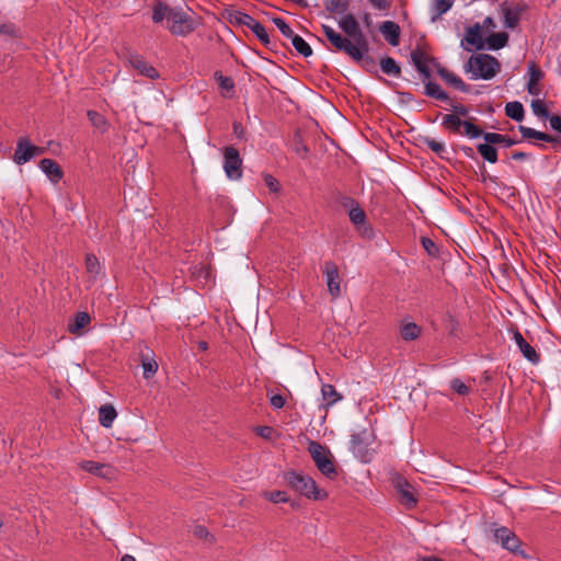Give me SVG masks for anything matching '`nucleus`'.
Listing matches in <instances>:
<instances>
[{"mask_svg": "<svg viewBox=\"0 0 561 561\" xmlns=\"http://www.w3.org/2000/svg\"><path fill=\"white\" fill-rule=\"evenodd\" d=\"M339 26L350 38L342 36L329 25H322V30L331 45L348 55L352 59L363 58V55L368 53V42L355 16L353 14L344 15L340 20Z\"/></svg>", "mask_w": 561, "mask_h": 561, "instance_id": "f257e3e1", "label": "nucleus"}, {"mask_svg": "<svg viewBox=\"0 0 561 561\" xmlns=\"http://www.w3.org/2000/svg\"><path fill=\"white\" fill-rule=\"evenodd\" d=\"M500 69L501 65L497 59L485 54L471 56L466 65V71L471 72L472 79L490 80Z\"/></svg>", "mask_w": 561, "mask_h": 561, "instance_id": "f03ea898", "label": "nucleus"}, {"mask_svg": "<svg viewBox=\"0 0 561 561\" xmlns=\"http://www.w3.org/2000/svg\"><path fill=\"white\" fill-rule=\"evenodd\" d=\"M476 118L469 117L462 119L459 115H442V126L448 133L455 135H462L469 138H479L482 135V129L474 124Z\"/></svg>", "mask_w": 561, "mask_h": 561, "instance_id": "7ed1b4c3", "label": "nucleus"}, {"mask_svg": "<svg viewBox=\"0 0 561 561\" xmlns=\"http://www.w3.org/2000/svg\"><path fill=\"white\" fill-rule=\"evenodd\" d=\"M286 482L297 492L308 499L323 500L328 496L327 492L320 490L314 480L296 471L285 473Z\"/></svg>", "mask_w": 561, "mask_h": 561, "instance_id": "20e7f679", "label": "nucleus"}, {"mask_svg": "<svg viewBox=\"0 0 561 561\" xmlns=\"http://www.w3.org/2000/svg\"><path fill=\"white\" fill-rule=\"evenodd\" d=\"M308 451L310 453L312 460L322 474L330 479L336 477L337 472L333 463L331 453L328 448L317 442L311 440L308 446Z\"/></svg>", "mask_w": 561, "mask_h": 561, "instance_id": "39448f33", "label": "nucleus"}, {"mask_svg": "<svg viewBox=\"0 0 561 561\" xmlns=\"http://www.w3.org/2000/svg\"><path fill=\"white\" fill-rule=\"evenodd\" d=\"M373 434L367 430L354 433L351 437V450L362 462H370L374 456Z\"/></svg>", "mask_w": 561, "mask_h": 561, "instance_id": "423d86ee", "label": "nucleus"}, {"mask_svg": "<svg viewBox=\"0 0 561 561\" xmlns=\"http://www.w3.org/2000/svg\"><path fill=\"white\" fill-rule=\"evenodd\" d=\"M168 27L175 35L185 36L195 30L194 21L180 10H173L168 14Z\"/></svg>", "mask_w": 561, "mask_h": 561, "instance_id": "0eeeda50", "label": "nucleus"}, {"mask_svg": "<svg viewBox=\"0 0 561 561\" xmlns=\"http://www.w3.org/2000/svg\"><path fill=\"white\" fill-rule=\"evenodd\" d=\"M224 170L230 180L242 176V159L234 147H226L224 150Z\"/></svg>", "mask_w": 561, "mask_h": 561, "instance_id": "6e6552de", "label": "nucleus"}, {"mask_svg": "<svg viewBox=\"0 0 561 561\" xmlns=\"http://www.w3.org/2000/svg\"><path fill=\"white\" fill-rule=\"evenodd\" d=\"M44 152L45 149L43 147L32 145L27 138H20L13 154V161L19 165H22Z\"/></svg>", "mask_w": 561, "mask_h": 561, "instance_id": "1a4fd4ad", "label": "nucleus"}, {"mask_svg": "<svg viewBox=\"0 0 561 561\" xmlns=\"http://www.w3.org/2000/svg\"><path fill=\"white\" fill-rule=\"evenodd\" d=\"M345 207H350L348 217L350 220L357 227V229L360 231L363 236L370 237L373 233L371 228L367 227L366 224V214L365 211L359 207L358 203L355 202L353 198H345V202L343 203Z\"/></svg>", "mask_w": 561, "mask_h": 561, "instance_id": "9d476101", "label": "nucleus"}, {"mask_svg": "<svg viewBox=\"0 0 561 561\" xmlns=\"http://www.w3.org/2000/svg\"><path fill=\"white\" fill-rule=\"evenodd\" d=\"M323 274L325 276L330 295L333 298H337L341 295V278L337 265L332 261L325 262L323 266Z\"/></svg>", "mask_w": 561, "mask_h": 561, "instance_id": "9b49d317", "label": "nucleus"}, {"mask_svg": "<svg viewBox=\"0 0 561 561\" xmlns=\"http://www.w3.org/2000/svg\"><path fill=\"white\" fill-rule=\"evenodd\" d=\"M79 467L89 473L107 480L113 479L116 474L115 468L107 463L84 460L79 463Z\"/></svg>", "mask_w": 561, "mask_h": 561, "instance_id": "f8f14e48", "label": "nucleus"}, {"mask_svg": "<svg viewBox=\"0 0 561 561\" xmlns=\"http://www.w3.org/2000/svg\"><path fill=\"white\" fill-rule=\"evenodd\" d=\"M494 537L496 541H499L503 548L514 552L518 553V549L520 547V540L518 537L508 528L506 527H500L495 529Z\"/></svg>", "mask_w": 561, "mask_h": 561, "instance_id": "ddd939ff", "label": "nucleus"}, {"mask_svg": "<svg viewBox=\"0 0 561 561\" xmlns=\"http://www.w3.org/2000/svg\"><path fill=\"white\" fill-rule=\"evenodd\" d=\"M238 22L240 24L247 26L248 28H250L264 45L270 44V37H268V34H267L265 27L260 22H257L254 18H252L249 14L243 13L238 19Z\"/></svg>", "mask_w": 561, "mask_h": 561, "instance_id": "4468645a", "label": "nucleus"}, {"mask_svg": "<svg viewBox=\"0 0 561 561\" xmlns=\"http://www.w3.org/2000/svg\"><path fill=\"white\" fill-rule=\"evenodd\" d=\"M513 340L517 344L519 351L523 356L527 358L530 363L537 364L540 360L539 354L536 350L524 339L522 333L518 330L513 331Z\"/></svg>", "mask_w": 561, "mask_h": 561, "instance_id": "2eb2a0df", "label": "nucleus"}, {"mask_svg": "<svg viewBox=\"0 0 561 561\" xmlns=\"http://www.w3.org/2000/svg\"><path fill=\"white\" fill-rule=\"evenodd\" d=\"M128 61L130 66L138 70L140 75L146 76L150 79H157L159 77V72L151 65H149L140 55H130Z\"/></svg>", "mask_w": 561, "mask_h": 561, "instance_id": "dca6fc26", "label": "nucleus"}, {"mask_svg": "<svg viewBox=\"0 0 561 561\" xmlns=\"http://www.w3.org/2000/svg\"><path fill=\"white\" fill-rule=\"evenodd\" d=\"M528 72H529V81L527 84V91L531 95H539L540 94L539 82L543 78V72L534 61L529 62Z\"/></svg>", "mask_w": 561, "mask_h": 561, "instance_id": "f3484780", "label": "nucleus"}, {"mask_svg": "<svg viewBox=\"0 0 561 561\" xmlns=\"http://www.w3.org/2000/svg\"><path fill=\"white\" fill-rule=\"evenodd\" d=\"M379 30L391 46H398L400 41V26L392 21H385Z\"/></svg>", "mask_w": 561, "mask_h": 561, "instance_id": "a211bd4d", "label": "nucleus"}, {"mask_svg": "<svg viewBox=\"0 0 561 561\" xmlns=\"http://www.w3.org/2000/svg\"><path fill=\"white\" fill-rule=\"evenodd\" d=\"M39 168L54 183L59 182L62 178V170L53 159H42L39 162Z\"/></svg>", "mask_w": 561, "mask_h": 561, "instance_id": "6ab92c4d", "label": "nucleus"}, {"mask_svg": "<svg viewBox=\"0 0 561 561\" xmlns=\"http://www.w3.org/2000/svg\"><path fill=\"white\" fill-rule=\"evenodd\" d=\"M91 322V317L88 312H78L73 319L68 323V330L70 333L81 335L82 330Z\"/></svg>", "mask_w": 561, "mask_h": 561, "instance_id": "aec40b11", "label": "nucleus"}, {"mask_svg": "<svg viewBox=\"0 0 561 561\" xmlns=\"http://www.w3.org/2000/svg\"><path fill=\"white\" fill-rule=\"evenodd\" d=\"M411 58H412V61H413L416 70L420 72V75L424 79H430L431 71H430V68L427 66V61H432L433 59L428 58L427 56H425V54L423 51H421V50L413 51L411 54Z\"/></svg>", "mask_w": 561, "mask_h": 561, "instance_id": "412c9836", "label": "nucleus"}, {"mask_svg": "<svg viewBox=\"0 0 561 561\" xmlns=\"http://www.w3.org/2000/svg\"><path fill=\"white\" fill-rule=\"evenodd\" d=\"M437 72L442 79H444L448 84L453 85L457 90H459L461 92L469 91V87L454 72H451L443 67H439Z\"/></svg>", "mask_w": 561, "mask_h": 561, "instance_id": "4be33fe9", "label": "nucleus"}, {"mask_svg": "<svg viewBox=\"0 0 561 561\" xmlns=\"http://www.w3.org/2000/svg\"><path fill=\"white\" fill-rule=\"evenodd\" d=\"M467 43L477 49L483 48V42L481 37V26L479 24H476L473 26H470L466 31V35L463 41L461 42V45L463 46V43Z\"/></svg>", "mask_w": 561, "mask_h": 561, "instance_id": "5701e85b", "label": "nucleus"}, {"mask_svg": "<svg viewBox=\"0 0 561 561\" xmlns=\"http://www.w3.org/2000/svg\"><path fill=\"white\" fill-rule=\"evenodd\" d=\"M117 413L113 405L104 404L99 409V421L102 426L110 428L116 419Z\"/></svg>", "mask_w": 561, "mask_h": 561, "instance_id": "b1692460", "label": "nucleus"}, {"mask_svg": "<svg viewBox=\"0 0 561 561\" xmlns=\"http://www.w3.org/2000/svg\"><path fill=\"white\" fill-rule=\"evenodd\" d=\"M518 130L524 138H534V139H538V140H542V141H547V142H558V139L556 137L548 135L546 133H542V131L535 130L534 128H530V127L520 125L518 127Z\"/></svg>", "mask_w": 561, "mask_h": 561, "instance_id": "393cba45", "label": "nucleus"}, {"mask_svg": "<svg viewBox=\"0 0 561 561\" xmlns=\"http://www.w3.org/2000/svg\"><path fill=\"white\" fill-rule=\"evenodd\" d=\"M483 139L493 145H500L503 144L505 147H512L517 144V140L502 134L497 133H483L482 135Z\"/></svg>", "mask_w": 561, "mask_h": 561, "instance_id": "a878e982", "label": "nucleus"}, {"mask_svg": "<svg viewBox=\"0 0 561 561\" xmlns=\"http://www.w3.org/2000/svg\"><path fill=\"white\" fill-rule=\"evenodd\" d=\"M214 77L218 82L222 96L231 98L234 89V83L232 79L229 77H225L220 71H216Z\"/></svg>", "mask_w": 561, "mask_h": 561, "instance_id": "bb28decb", "label": "nucleus"}, {"mask_svg": "<svg viewBox=\"0 0 561 561\" xmlns=\"http://www.w3.org/2000/svg\"><path fill=\"white\" fill-rule=\"evenodd\" d=\"M421 327L414 322L403 323L400 328V335L403 341H414L421 335Z\"/></svg>", "mask_w": 561, "mask_h": 561, "instance_id": "cd10ccee", "label": "nucleus"}, {"mask_svg": "<svg viewBox=\"0 0 561 561\" xmlns=\"http://www.w3.org/2000/svg\"><path fill=\"white\" fill-rule=\"evenodd\" d=\"M505 114L507 117L516 122H522L524 119L525 114L524 106L518 101L508 102L505 105Z\"/></svg>", "mask_w": 561, "mask_h": 561, "instance_id": "c85d7f7f", "label": "nucleus"}, {"mask_svg": "<svg viewBox=\"0 0 561 561\" xmlns=\"http://www.w3.org/2000/svg\"><path fill=\"white\" fill-rule=\"evenodd\" d=\"M379 64L383 73L397 78L400 77L401 68L392 57H383Z\"/></svg>", "mask_w": 561, "mask_h": 561, "instance_id": "c756f323", "label": "nucleus"}, {"mask_svg": "<svg viewBox=\"0 0 561 561\" xmlns=\"http://www.w3.org/2000/svg\"><path fill=\"white\" fill-rule=\"evenodd\" d=\"M477 150L485 161L490 163H495L497 161V150L494 148L493 144H489L486 141L484 144H479L477 146Z\"/></svg>", "mask_w": 561, "mask_h": 561, "instance_id": "7c9ffc66", "label": "nucleus"}, {"mask_svg": "<svg viewBox=\"0 0 561 561\" xmlns=\"http://www.w3.org/2000/svg\"><path fill=\"white\" fill-rule=\"evenodd\" d=\"M432 1V10L435 14L432 16V21H436L443 14L450 10L455 0H431Z\"/></svg>", "mask_w": 561, "mask_h": 561, "instance_id": "2f4dec72", "label": "nucleus"}, {"mask_svg": "<svg viewBox=\"0 0 561 561\" xmlns=\"http://www.w3.org/2000/svg\"><path fill=\"white\" fill-rule=\"evenodd\" d=\"M89 121L91 124L99 129L101 133H105L108 128V122L104 115L100 114L96 111H88L87 113Z\"/></svg>", "mask_w": 561, "mask_h": 561, "instance_id": "473e14b6", "label": "nucleus"}, {"mask_svg": "<svg viewBox=\"0 0 561 561\" xmlns=\"http://www.w3.org/2000/svg\"><path fill=\"white\" fill-rule=\"evenodd\" d=\"M321 393L323 400L327 402V405H333L337 401L342 399V396L335 390L332 385H323L321 388Z\"/></svg>", "mask_w": 561, "mask_h": 561, "instance_id": "72a5a7b5", "label": "nucleus"}, {"mask_svg": "<svg viewBox=\"0 0 561 561\" xmlns=\"http://www.w3.org/2000/svg\"><path fill=\"white\" fill-rule=\"evenodd\" d=\"M290 41L291 45L298 54L302 55L304 57H309L312 55L310 45L301 36L296 34Z\"/></svg>", "mask_w": 561, "mask_h": 561, "instance_id": "f704fd0d", "label": "nucleus"}, {"mask_svg": "<svg viewBox=\"0 0 561 561\" xmlns=\"http://www.w3.org/2000/svg\"><path fill=\"white\" fill-rule=\"evenodd\" d=\"M508 41V35L505 32L494 33L486 39L488 45L491 49L503 48Z\"/></svg>", "mask_w": 561, "mask_h": 561, "instance_id": "c9c22d12", "label": "nucleus"}, {"mask_svg": "<svg viewBox=\"0 0 561 561\" xmlns=\"http://www.w3.org/2000/svg\"><path fill=\"white\" fill-rule=\"evenodd\" d=\"M85 268L88 274L93 278L101 273V264L94 254L85 255Z\"/></svg>", "mask_w": 561, "mask_h": 561, "instance_id": "e433bc0d", "label": "nucleus"}, {"mask_svg": "<svg viewBox=\"0 0 561 561\" xmlns=\"http://www.w3.org/2000/svg\"><path fill=\"white\" fill-rule=\"evenodd\" d=\"M141 366L145 379H150L158 370V363L152 357L142 356Z\"/></svg>", "mask_w": 561, "mask_h": 561, "instance_id": "4c0bfd02", "label": "nucleus"}, {"mask_svg": "<svg viewBox=\"0 0 561 561\" xmlns=\"http://www.w3.org/2000/svg\"><path fill=\"white\" fill-rule=\"evenodd\" d=\"M503 16H504V25L508 28H514L517 26L519 22V12L514 9L504 8L503 9Z\"/></svg>", "mask_w": 561, "mask_h": 561, "instance_id": "58836bf2", "label": "nucleus"}, {"mask_svg": "<svg viewBox=\"0 0 561 561\" xmlns=\"http://www.w3.org/2000/svg\"><path fill=\"white\" fill-rule=\"evenodd\" d=\"M425 93H426V95L435 98V99L440 100V101H447L448 100V94L446 92H444L440 89V87L437 83H435V82L428 81L426 83V85H425Z\"/></svg>", "mask_w": 561, "mask_h": 561, "instance_id": "ea45409f", "label": "nucleus"}, {"mask_svg": "<svg viewBox=\"0 0 561 561\" xmlns=\"http://www.w3.org/2000/svg\"><path fill=\"white\" fill-rule=\"evenodd\" d=\"M174 9H170L167 4H163L162 2H158L154 4L152 10V20L154 23H160L163 21V19L168 20L169 12L173 11Z\"/></svg>", "mask_w": 561, "mask_h": 561, "instance_id": "a19ab883", "label": "nucleus"}, {"mask_svg": "<svg viewBox=\"0 0 561 561\" xmlns=\"http://www.w3.org/2000/svg\"><path fill=\"white\" fill-rule=\"evenodd\" d=\"M531 108L536 116H538L540 118H545V119L549 117V112H548L547 106L542 100H540V99L533 100Z\"/></svg>", "mask_w": 561, "mask_h": 561, "instance_id": "79ce46f5", "label": "nucleus"}, {"mask_svg": "<svg viewBox=\"0 0 561 561\" xmlns=\"http://www.w3.org/2000/svg\"><path fill=\"white\" fill-rule=\"evenodd\" d=\"M263 496L273 502V503H286L289 501L286 492L284 491H272V492H268V491H265L263 492Z\"/></svg>", "mask_w": 561, "mask_h": 561, "instance_id": "37998d69", "label": "nucleus"}, {"mask_svg": "<svg viewBox=\"0 0 561 561\" xmlns=\"http://www.w3.org/2000/svg\"><path fill=\"white\" fill-rule=\"evenodd\" d=\"M328 11L332 13H344L348 9L347 0H330L327 3Z\"/></svg>", "mask_w": 561, "mask_h": 561, "instance_id": "c03bdc74", "label": "nucleus"}, {"mask_svg": "<svg viewBox=\"0 0 561 561\" xmlns=\"http://www.w3.org/2000/svg\"><path fill=\"white\" fill-rule=\"evenodd\" d=\"M273 23L276 25V27L280 31V33L291 39L296 34L293 32L290 26L285 22V20L280 18H274Z\"/></svg>", "mask_w": 561, "mask_h": 561, "instance_id": "a18cd8bd", "label": "nucleus"}, {"mask_svg": "<svg viewBox=\"0 0 561 561\" xmlns=\"http://www.w3.org/2000/svg\"><path fill=\"white\" fill-rule=\"evenodd\" d=\"M424 144L428 149H431L433 152H435L438 156H443V153L446 152L445 145L443 142H439L433 138H424Z\"/></svg>", "mask_w": 561, "mask_h": 561, "instance_id": "49530a36", "label": "nucleus"}, {"mask_svg": "<svg viewBox=\"0 0 561 561\" xmlns=\"http://www.w3.org/2000/svg\"><path fill=\"white\" fill-rule=\"evenodd\" d=\"M193 534H194L195 537H197L199 539L209 540L210 542L215 541L214 536L207 530L206 527H204L202 525H196L193 528Z\"/></svg>", "mask_w": 561, "mask_h": 561, "instance_id": "de8ad7c7", "label": "nucleus"}, {"mask_svg": "<svg viewBox=\"0 0 561 561\" xmlns=\"http://www.w3.org/2000/svg\"><path fill=\"white\" fill-rule=\"evenodd\" d=\"M450 387L453 388V390H455L458 394L461 396H466L470 391V387L458 378H455L450 381Z\"/></svg>", "mask_w": 561, "mask_h": 561, "instance_id": "09e8293b", "label": "nucleus"}, {"mask_svg": "<svg viewBox=\"0 0 561 561\" xmlns=\"http://www.w3.org/2000/svg\"><path fill=\"white\" fill-rule=\"evenodd\" d=\"M0 34L10 36V37H18L19 36V30L13 23L4 22L0 23Z\"/></svg>", "mask_w": 561, "mask_h": 561, "instance_id": "8fccbe9b", "label": "nucleus"}, {"mask_svg": "<svg viewBox=\"0 0 561 561\" xmlns=\"http://www.w3.org/2000/svg\"><path fill=\"white\" fill-rule=\"evenodd\" d=\"M421 243H422L423 248L425 249V251L430 255L435 256L437 254L438 249H437L435 242L432 239H430L427 237H422Z\"/></svg>", "mask_w": 561, "mask_h": 561, "instance_id": "3c124183", "label": "nucleus"}, {"mask_svg": "<svg viewBox=\"0 0 561 561\" xmlns=\"http://www.w3.org/2000/svg\"><path fill=\"white\" fill-rule=\"evenodd\" d=\"M264 182H265L266 186L268 187V190L273 193H277L280 188L279 182L271 174L264 175Z\"/></svg>", "mask_w": 561, "mask_h": 561, "instance_id": "603ef678", "label": "nucleus"}, {"mask_svg": "<svg viewBox=\"0 0 561 561\" xmlns=\"http://www.w3.org/2000/svg\"><path fill=\"white\" fill-rule=\"evenodd\" d=\"M450 115H459V117L460 118L463 117V119H467L470 117L469 110L462 104L454 105L453 113Z\"/></svg>", "mask_w": 561, "mask_h": 561, "instance_id": "864d4df0", "label": "nucleus"}, {"mask_svg": "<svg viewBox=\"0 0 561 561\" xmlns=\"http://www.w3.org/2000/svg\"><path fill=\"white\" fill-rule=\"evenodd\" d=\"M270 403L274 409H282L286 403V399L282 394H273L270 398Z\"/></svg>", "mask_w": 561, "mask_h": 561, "instance_id": "5fc2aeb1", "label": "nucleus"}, {"mask_svg": "<svg viewBox=\"0 0 561 561\" xmlns=\"http://www.w3.org/2000/svg\"><path fill=\"white\" fill-rule=\"evenodd\" d=\"M255 432L259 436L266 439H271L274 434V430L271 426H259L255 428Z\"/></svg>", "mask_w": 561, "mask_h": 561, "instance_id": "6e6d98bb", "label": "nucleus"}, {"mask_svg": "<svg viewBox=\"0 0 561 561\" xmlns=\"http://www.w3.org/2000/svg\"><path fill=\"white\" fill-rule=\"evenodd\" d=\"M548 118H549L550 127L553 130H556L559 134H561V116H559V115H551Z\"/></svg>", "mask_w": 561, "mask_h": 561, "instance_id": "4d7b16f0", "label": "nucleus"}, {"mask_svg": "<svg viewBox=\"0 0 561 561\" xmlns=\"http://www.w3.org/2000/svg\"><path fill=\"white\" fill-rule=\"evenodd\" d=\"M400 492H401L402 499L407 502V504H409V505L416 504V499L414 497V495L412 494L411 491H409L408 489H401Z\"/></svg>", "mask_w": 561, "mask_h": 561, "instance_id": "13d9d810", "label": "nucleus"}, {"mask_svg": "<svg viewBox=\"0 0 561 561\" xmlns=\"http://www.w3.org/2000/svg\"><path fill=\"white\" fill-rule=\"evenodd\" d=\"M355 61H358V62H362L363 66L367 69H370V68H374L375 67V60L367 55V53L365 55H363V58L360 59H354Z\"/></svg>", "mask_w": 561, "mask_h": 561, "instance_id": "bf43d9fd", "label": "nucleus"}, {"mask_svg": "<svg viewBox=\"0 0 561 561\" xmlns=\"http://www.w3.org/2000/svg\"><path fill=\"white\" fill-rule=\"evenodd\" d=\"M295 151L302 158H305L308 153V148L300 140L295 141Z\"/></svg>", "mask_w": 561, "mask_h": 561, "instance_id": "052dcab7", "label": "nucleus"}, {"mask_svg": "<svg viewBox=\"0 0 561 561\" xmlns=\"http://www.w3.org/2000/svg\"><path fill=\"white\" fill-rule=\"evenodd\" d=\"M369 2L378 10H387L390 8L388 0H369Z\"/></svg>", "mask_w": 561, "mask_h": 561, "instance_id": "680f3d73", "label": "nucleus"}, {"mask_svg": "<svg viewBox=\"0 0 561 561\" xmlns=\"http://www.w3.org/2000/svg\"><path fill=\"white\" fill-rule=\"evenodd\" d=\"M233 133L239 138H241L243 136V127H242L241 123H239V122L233 123Z\"/></svg>", "mask_w": 561, "mask_h": 561, "instance_id": "e2e57ef3", "label": "nucleus"}, {"mask_svg": "<svg viewBox=\"0 0 561 561\" xmlns=\"http://www.w3.org/2000/svg\"><path fill=\"white\" fill-rule=\"evenodd\" d=\"M483 27L485 30L494 28L495 27V23H494L493 19L490 18V16L485 18L484 21H483Z\"/></svg>", "mask_w": 561, "mask_h": 561, "instance_id": "0e129e2a", "label": "nucleus"}, {"mask_svg": "<svg viewBox=\"0 0 561 561\" xmlns=\"http://www.w3.org/2000/svg\"><path fill=\"white\" fill-rule=\"evenodd\" d=\"M528 158V154L523 151H516L512 154V159L514 160H525Z\"/></svg>", "mask_w": 561, "mask_h": 561, "instance_id": "69168bd1", "label": "nucleus"}, {"mask_svg": "<svg viewBox=\"0 0 561 561\" xmlns=\"http://www.w3.org/2000/svg\"><path fill=\"white\" fill-rule=\"evenodd\" d=\"M461 150L465 152V154H466L467 157L472 158V157H473V154H474L473 149H472L471 147H466V146H465V147H462V149H461Z\"/></svg>", "mask_w": 561, "mask_h": 561, "instance_id": "338daca9", "label": "nucleus"}, {"mask_svg": "<svg viewBox=\"0 0 561 561\" xmlns=\"http://www.w3.org/2000/svg\"><path fill=\"white\" fill-rule=\"evenodd\" d=\"M419 561H444V560H442V559H439L437 557L431 556V557L421 558Z\"/></svg>", "mask_w": 561, "mask_h": 561, "instance_id": "774afa93", "label": "nucleus"}]
</instances>
